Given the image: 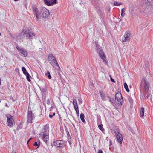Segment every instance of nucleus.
Returning <instances> with one entry per match:
<instances>
[{
    "instance_id": "42",
    "label": "nucleus",
    "mask_w": 153,
    "mask_h": 153,
    "mask_svg": "<svg viewBox=\"0 0 153 153\" xmlns=\"http://www.w3.org/2000/svg\"><path fill=\"white\" fill-rule=\"evenodd\" d=\"M98 153H103V151L102 150L99 149L98 150Z\"/></svg>"
},
{
    "instance_id": "36",
    "label": "nucleus",
    "mask_w": 153,
    "mask_h": 153,
    "mask_svg": "<svg viewBox=\"0 0 153 153\" xmlns=\"http://www.w3.org/2000/svg\"><path fill=\"white\" fill-rule=\"evenodd\" d=\"M39 88H40V90L42 91V92L44 93L46 91V89L45 88H42L41 87H39Z\"/></svg>"
},
{
    "instance_id": "43",
    "label": "nucleus",
    "mask_w": 153,
    "mask_h": 153,
    "mask_svg": "<svg viewBox=\"0 0 153 153\" xmlns=\"http://www.w3.org/2000/svg\"><path fill=\"white\" fill-rule=\"evenodd\" d=\"M47 103L48 104H49L50 103V101L49 99H48V100H47Z\"/></svg>"
},
{
    "instance_id": "47",
    "label": "nucleus",
    "mask_w": 153,
    "mask_h": 153,
    "mask_svg": "<svg viewBox=\"0 0 153 153\" xmlns=\"http://www.w3.org/2000/svg\"><path fill=\"white\" fill-rule=\"evenodd\" d=\"M5 106L7 107H9V106H8V105L7 104V103H6L5 104Z\"/></svg>"
},
{
    "instance_id": "5",
    "label": "nucleus",
    "mask_w": 153,
    "mask_h": 153,
    "mask_svg": "<svg viewBox=\"0 0 153 153\" xmlns=\"http://www.w3.org/2000/svg\"><path fill=\"white\" fill-rule=\"evenodd\" d=\"M52 146H55L60 148H63L65 146V144L64 143L60 140H57L53 141L51 144Z\"/></svg>"
},
{
    "instance_id": "30",
    "label": "nucleus",
    "mask_w": 153,
    "mask_h": 153,
    "mask_svg": "<svg viewBox=\"0 0 153 153\" xmlns=\"http://www.w3.org/2000/svg\"><path fill=\"white\" fill-rule=\"evenodd\" d=\"M122 4L121 2H118L117 1H114V5L115 6H119Z\"/></svg>"
},
{
    "instance_id": "14",
    "label": "nucleus",
    "mask_w": 153,
    "mask_h": 153,
    "mask_svg": "<svg viewBox=\"0 0 153 153\" xmlns=\"http://www.w3.org/2000/svg\"><path fill=\"white\" fill-rule=\"evenodd\" d=\"M129 102L130 105V107L129 108V110L130 111L131 113H132L133 112V100L131 97L129 96L128 98Z\"/></svg>"
},
{
    "instance_id": "22",
    "label": "nucleus",
    "mask_w": 153,
    "mask_h": 153,
    "mask_svg": "<svg viewBox=\"0 0 153 153\" xmlns=\"http://www.w3.org/2000/svg\"><path fill=\"white\" fill-rule=\"evenodd\" d=\"M141 112L140 113V117L142 118H143L144 115V109L143 108H141Z\"/></svg>"
},
{
    "instance_id": "26",
    "label": "nucleus",
    "mask_w": 153,
    "mask_h": 153,
    "mask_svg": "<svg viewBox=\"0 0 153 153\" xmlns=\"http://www.w3.org/2000/svg\"><path fill=\"white\" fill-rule=\"evenodd\" d=\"M25 75L26 76V78L27 79V80L29 82H30L31 80L30 79V77H31V76L28 73L26 74Z\"/></svg>"
},
{
    "instance_id": "20",
    "label": "nucleus",
    "mask_w": 153,
    "mask_h": 153,
    "mask_svg": "<svg viewBox=\"0 0 153 153\" xmlns=\"http://www.w3.org/2000/svg\"><path fill=\"white\" fill-rule=\"evenodd\" d=\"M114 132L115 134H121L119 132L118 128L117 127L114 128Z\"/></svg>"
},
{
    "instance_id": "29",
    "label": "nucleus",
    "mask_w": 153,
    "mask_h": 153,
    "mask_svg": "<svg viewBox=\"0 0 153 153\" xmlns=\"http://www.w3.org/2000/svg\"><path fill=\"white\" fill-rule=\"evenodd\" d=\"M22 70L24 75H25L27 73H28V72H27L26 69L24 67H22Z\"/></svg>"
},
{
    "instance_id": "28",
    "label": "nucleus",
    "mask_w": 153,
    "mask_h": 153,
    "mask_svg": "<svg viewBox=\"0 0 153 153\" xmlns=\"http://www.w3.org/2000/svg\"><path fill=\"white\" fill-rule=\"evenodd\" d=\"M125 8H123L121 10V16L122 17H123L125 14Z\"/></svg>"
},
{
    "instance_id": "50",
    "label": "nucleus",
    "mask_w": 153,
    "mask_h": 153,
    "mask_svg": "<svg viewBox=\"0 0 153 153\" xmlns=\"http://www.w3.org/2000/svg\"><path fill=\"white\" fill-rule=\"evenodd\" d=\"M110 145H111V141H110Z\"/></svg>"
},
{
    "instance_id": "48",
    "label": "nucleus",
    "mask_w": 153,
    "mask_h": 153,
    "mask_svg": "<svg viewBox=\"0 0 153 153\" xmlns=\"http://www.w3.org/2000/svg\"><path fill=\"white\" fill-rule=\"evenodd\" d=\"M31 139V138H30L28 141L27 143V144L28 143V142L30 140V139Z\"/></svg>"
},
{
    "instance_id": "54",
    "label": "nucleus",
    "mask_w": 153,
    "mask_h": 153,
    "mask_svg": "<svg viewBox=\"0 0 153 153\" xmlns=\"http://www.w3.org/2000/svg\"><path fill=\"white\" fill-rule=\"evenodd\" d=\"M122 21L121 19H120V21Z\"/></svg>"
},
{
    "instance_id": "23",
    "label": "nucleus",
    "mask_w": 153,
    "mask_h": 153,
    "mask_svg": "<svg viewBox=\"0 0 153 153\" xmlns=\"http://www.w3.org/2000/svg\"><path fill=\"white\" fill-rule=\"evenodd\" d=\"M80 117L81 120L83 122V123L85 122V120L84 119L85 116H84V115L83 113H82L80 114Z\"/></svg>"
},
{
    "instance_id": "56",
    "label": "nucleus",
    "mask_w": 153,
    "mask_h": 153,
    "mask_svg": "<svg viewBox=\"0 0 153 153\" xmlns=\"http://www.w3.org/2000/svg\"><path fill=\"white\" fill-rule=\"evenodd\" d=\"M13 153H16V152H13Z\"/></svg>"
},
{
    "instance_id": "18",
    "label": "nucleus",
    "mask_w": 153,
    "mask_h": 153,
    "mask_svg": "<svg viewBox=\"0 0 153 153\" xmlns=\"http://www.w3.org/2000/svg\"><path fill=\"white\" fill-rule=\"evenodd\" d=\"M42 139L43 141L47 143L49 140V136L48 134H43Z\"/></svg>"
},
{
    "instance_id": "39",
    "label": "nucleus",
    "mask_w": 153,
    "mask_h": 153,
    "mask_svg": "<svg viewBox=\"0 0 153 153\" xmlns=\"http://www.w3.org/2000/svg\"><path fill=\"white\" fill-rule=\"evenodd\" d=\"M74 109L76 112L77 115V116H79V112L78 108Z\"/></svg>"
},
{
    "instance_id": "19",
    "label": "nucleus",
    "mask_w": 153,
    "mask_h": 153,
    "mask_svg": "<svg viewBox=\"0 0 153 153\" xmlns=\"http://www.w3.org/2000/svg\"><path fill=\"white\" fill-rule=\"evenodd\" d=\"M73 104L74 109L78 108L77 102L76 99H74L73 100Z\"/></svg>"
},
{
    "instance_id": "46",
    "label": "nucleus",
    "mask_w": 153,
    "mask_h": 153,
    "mask_svg": "<svg viewBox=\"0 0 153 153\" xmlns=\"http://www.w3.org/2000/svg\"><path fill=\"white\" fill-rule=\"evenodd\" d=\"M101 16L102 19H103V14H102V13H101Z\"/></svg>"
},
{
    "instance_id": "34",
    "label": "nucleus",
    "mask_w": 153,
    "mask_h": 153,
    "mask_svg": "<svg viewBox=\"0 0 153 153\" xmlns=\"http://www.w3.org/2000/svg\"><path fill=\"white\" fill-rule=\"evenodd\" d=\"M67 138L68 139V141L70 144L71 142V137L70 136V134H68Z\"/></svg>"
},
{
    "instance_id": "53",
    "label": "nucleus",
    "mask_w": 153,
    "mask_h": 153,
    "mask_svg": "<svg viewBox=\"0 0 153 153\" xmlns=\"http://www.w3.org/2000/svg\"><path fill=\"white\" fill-rule=\"evenodd\" d=\"M15 1H17L18 0H14Z\"/></svg>"
},
{
    "instance_id": "44",
    "label": "nucleus",
    "mask_w": 153,
    "mask_h": 153,
    "mask_svg": "<svg viewBox=\"0 0 153 153\" xmlns=\"http://www.w3.org/2000/svg\"><path fill=\"white\" fill-rule=\"evenodd\" d=\"M111 81L112 82H115V81H114V80L112 78H111Z\"/></svg>"
},
{
    "instance_id": "37",
    "label": "nucleus",
    "mask_w": 153,
    "mask_h": 153,
    "mask_svg": "<svg viewBox=\"0 0 153 153\" xmlns=\"http://www.w3.org/2000/svg\"><path fill=\"white\" fill-rule=\"evenodd\" d=\"M22 126L21 125H18L17 126V127L16 129L18 131H19L20 129H22Z\"/></svg>"
},
{
    "instance_id": "40",
    "label": "nucleus",
    "mask_w": 153,
    "mask_h": 153,
    "mask_svg": "<svg viewBox=\"0 0 153 153\" xmlns=\"http://www.w3.org/2000/svg\"><path fill=\"white\" fill-rule=\"evenodd\" d=\"M78 101L79 102V103H82V100L81 98H79L78 99Z\"/></svg>"
},
{
    "instance_id": "31",
    "label": "nucleus",
    "mask_w": 153,
    "mask_h": 153,
    "mask_svg": "<svg viewBox=\"0 0 153 153\" xmlns=\"http://www.w3.org/2000/svg\"><path fill=\"white\" fill-rule=\"evenodd\" d=\"M98 127L99 129L103 132V131L104 130V129L103 128V125L100 124L98 126Z\"/></svg>"
},
{
    "instance_id": "9",
    "label": "nucleus",
    "mask_w": 153,
    "mask_h": 153,
    "mask_svg": "<svg viewBox=\"0 0 153 153\" xmlns=\"http://www.w3.org/2000/svg\"><path fill=\"white\" fill-rule=\"evenodd\" d=\"M35 118L34 114L31 111H28L27 113V122L32 123Z\"/></svg>"
},
{
    "instance_id": "55",
    "label": "nucleus",
    "mask_w": 153,
    "mask_h": 153,
    "mask_svg": "<svg viewBox=\"0 0 153 153\" xmlns=\"http://www.w3.org/2000/svg\"><path fill=\"white\" fill-rule=\"evenodd\" d=\"M35 133V132L34 131L33 133L34 134Z\"/></svg>"
},
{
    "instance_id": "52",
    "label": "nucleus",
    "mask_w": 153,
    "mask_h": 153,
    "mask_svg": "<svg viewBox=\"0 0 153 153\" xmlns=\"http://www.w3.org/2000/svg\"><path fill=\"white\" fill-rule=\"evenodd\" d=\"M122 24H123L124 23H123V22H122Z\"/></svg>"
},
{
    "instance_id": "21",
    "label": "nucleus",
    "mask_w": 153,
    "mask_h": 153,
    "mask_svg": "<svg viewBox=\"0 0 153 153\" xmlns=\"http://www.w3.org/2000/svg\"><path fill=\"white\" fill-rule=\"evenodd\" d=\"M48 60H56V58L52 54H49L48 56Z\"/></svg>"
},
{
    "instance_id": "25",
    "label": "nucleus",
    "mask_w": 153,
    "mask_h": 153,
    "mask_svg": "<svg viewBox=\"0 0 153 153\" xmlns=\"http://www.w3.org/2000/svg\"><path fill=\"white\" fill-rule=\"evenodd\" d=\"M97 43L96 42H95V44L96 45L95 49L96 50V51L97 52H98L100 50V49H102L100 47V46L97 44Z\"/></svg>"
},
{
    "instance_id": "24",
    "label": "nucleus",
    "mask_w": 153,
    "mask_h": 153,
    "mask_svg": "<svg viewBox=\"0 0 153 153\" xmlns=\"http://www.w3.org/2000/svg\"><path fill=\"white\" fill-rule=\"evenodd\" d=\"M100 94L101 98L103 100H106L105 96L103 94L102 92L100 91Z\"/></svg>"
},
{
    "instance_id": "51",
    "label": "nucleus",
    "mask_w": 153,
    "mask_h": 153,
    "mask_svg": "<svg viewBox=\"0 0 153 153\" xmlns=\"http://www.w3.org/2000/svg\"><path fill=\"white\" fill-rule=\"evenodd\" d=\"M58 74H59L60 76H61V74H60V72H59L58 73Z\"/></svg>"
},
{
    "instance_id": "33",
    "label": "nucleus",
    "mask_w": 153,
    "mask_h": 153,
    "mask_svg": "<svg viewBox=\"0 0 153 153\" xmlns=\"http://www.w3.org/2000/svg\"><path fill=\"white\" fill-rule=\"evenodd\" d=\"M129 10L130 12L131 13V14H133L134 13V8L132 6H131L129 7Z\"/></svg>"
},
{
    "instance_id": "8",
    "label": "nucleus",
    "mask_w": 153,
    "mask_h": 153,
    "mask_svg": "<svg viewBox=\"0 0 153 153\" xmlns=\"http://www.w3.org/2000/svg\"><path fill=\"white\" fill-rule=\"evenodd\" d=\"M24 36L27 39H31L33 38V36H35V34L33 32H27L25 31L23 33Z\"/></svg>"
},
{
    "instance_id": "41",
    "label": "nucleus",
    "mask_w": 153,
    "mask_h": 153,
    "mask_svg": "<svg viewBox=\"0 0 153 153\" xmlns=\"http://www.w3.org/2000/svg\"><path fill=\"white\" fill-rule=\"evenodd\" d=\"M145 97V94H142L140 95V98L141 99H143V97Z\"/></svg>"
},
{
    "instance_id": "17",
    "label": "nucleus",
    "mask_w": 153,
    "mask_h": 153,
    "mask_svg": "<svg viewBox=\"0 0 153 153\" xmlns=\"http://www.w3.org/2000/svg\"><path fill=\"white\" fill-rule=\"evenodd\" d=\"M42 131L43 134H49V128L47 125H45L44 128H43Z\"/></svg>"
},
{
    "instance_id": "16",
    "label": "nucleus",
    "mask_w": 153,
    "mask_h": 153,
    "mask_svg": "<svg viewBox=\"0 0 153 153\" xmlns=\"http://www.w3.org/2000/svg\"><path fill=\"white\" fill-rule=\"evenodd\" d=\"M33 10L35 12V15L36 16L35 19L36 21H37L39 20V10L35 6H33Z\"/></svg>"
},
{
    "instance_id": "32",
    "label": "nucleus",
    "mask_w": 153,
    "mask_h": 153,
    "mask_svg": "<svg viewBox=\"0 0 153 153\" xmlns=\"http://www.w3.org/2000/svg\"><path fill=\"white\" fill-rule=\"evenodd\" d=\"M45 75L46 76H48V77L49 79H51V77L50 75V73L49 71H47V73H46L45 74Z\"/></svg>"
},
{
    "instance_id": "1",
    "label": "nucleus",
    "mask_w": 153,
    "mask_h": 153,
    "mask_svg": "<svg viewBox=\"0 0 153 153\" xmlns=\"http://www.w3.org/2000/svg\"><path fill=\"white\" fill-rule=\"evenodd\" d=\"M140 11L142 13H146V9H149L151 8V10L153 11V0H144L142 1L141 5L139 7Z\"/></svg>"
},
{
    "instance_id": "35",
    "label": "nucleus",
    "mask_w": 153,
    "mask_h": 153,
    "mask_svg": "<svg viewBox=\"0 0 153 153\" xmlns=\"http://www.w3.org/2000/svg\"><path fill=\"white\" fill-rule=\"evenodd\" d=\"M108 98L109 99V101L111 103H114V100L113 98H111L109 96H108Z\"/></svg>"
},
{
    "instance_id": "3",
    "label": "nucleus",
    "mask_w": 153,
    "mask_h": 153,
    "mask_svg": "<svg viewBox=\"0 0 153 153\" xmlns=\"http://www.w3.org/2000/svg\"><path fill=\"white\" fill-rule=\"evenodd\" d=\"M115 100L117 102L119 105H122L123 99L120 92H118L116 94Z\"/></svg>"
},
{
    "instance_id": "49",
    "label": "nucleus",
    "mask_w": 153,
    "mask_h": 153,
    "mask_svg": "<svg viewBox=\"0 0 153 153\" xmlns=\"http://www.w3.org/2000/svg\"><path fill=\"white\" fill-rule=\"evenodd\" d=\"M55 113H54L53 114V115H52L53 116H54L55 115Z\"/></svg>"
},
{
    "instance_id": "38",
    "label": "nucleus",
    "mask_w": 153,
    "mask_h": 153,
    "mask_svg": "<svg viewBox=\"0 0 153 153\" xmlns=\"http://www.w3.org/2000/svg\"><path fill=\"white\" fill-rule=\"evenodd\" d=\"M33 145L34 146H36L37 147V148H38L40 145L39 143H38L37 142H35V143H34Z\"/></svg>"
},
{
    "instance_id": "27",
    "label": "nucleus",
    "mask_w": 153,
    "mask_h": 153,
    "mask_svg": "<svg viewBox=\"0 0 153 153\" xmlns=\"http://www.w3.org/2000/svg\"><path fill=\"white\" fill-rule=\"evenodd\" d=\"M124 86L126 90V91L127 92H129V90L128 87V85L126 83H125L124 84Z\"/></svg>"
},
{
    "instance_id": "2",
    "label": "nucleus",
    "mask_w": 153,
    "mask_h": 153,
    "mask_svg": "<svg viewBox=\"0 0 153 153\" xmlns=\"http://www.w3.org/2000/svg\"><path fill=\"white\" fill-rule=\"evenodd\" d=\"M149 85V82L147 80H146L144 78L142 79L140 88L143 89L144 92L145 93V98L148 99L151 97L150 95L148 93Z\"/></svg>"
},
{
    "instance_id": "45",
    "label": "nucleus",
    "mask_w": 153,
    "mask_h": 153,
    "mask_svg": "<svg viewBox=\"0 0 153 153\" xmlns=\"http://www.w3.org/2000/svg\"><path fill=\"white\" fill-rule=\"evenodd\" d=\"M53 117V116L52 115H51V114H50L49 115V117L51 118H52V117Z\"/></svg>"
},
{
    "instance_id": "11",
    "label": "nucleus",
    "mask_w": 153,
    "mask_h": 153,
    "mask_svg": "<svg viewBox=\"0 0 153 153\" xmlns=\"http://www.w3.org/2000/svg\"><path fill=\"white\" fill-rule=\"evenodd\" d=\"M16 48L21 56L24 57H26L27 56V53L26 50L21 49L18 46H16Z\"/></svg>"
},
{
    "instance_id": "4",
    "label": "nucleus",
    "mask_w": 153,
    "mask_h": 153,
    "mask_svg": "<svg viewBox=\"0 0 153 153\" xmlns=\"http://www.w3.org/2000/svg\"><path fill=\"white\" fill-rule=\"evenodd\" d=\"M41 15L42 17L46 18L49 15V12L48 10L45 8L42 7L41 8Z\"/></svg>"
},
{
    "instance_id": "12",
    "label": "nucleus",
    "mask_w": 153,
    "mask_h": 153,
    "mask_svg": "<svg viewBox=\"0 0 153 153\" xmlns=\"http://www.w3.org/2000/svg\"><path fill=\"white\" fill-rule=\"evenodd\" d=\"M45 3L48 6L53 5L57 3V0H44Z\"/></svg>"
},
{
    "instance_id": "10",
    "label": "nucleus",
    "mask_w": 153,
    "mask_h": 153,
    "mask_svg": "<svg viewBox=\"0 0 153 153\" xmlns=\"http://www.w3.org/2000/svg\"><path fill=\"white\" fill-rule=\"evenodd\" d=\"M131 33L129 32H126L125 34L122 37V41L125 42L127 41H130V39Z\"/></svg>"
},
{
    "instance_id": "6",
    "label": "nucleus",
    "mask_w": 153,
    "mask_h": 153,
    "mask_svg": "<svg viewBox=\"0 0 153 153\" xmlns=\"http://www.w3.org/2000/svg\"><path fill=\"white\" fill-rule=\"evenodd\" d=\"M7 117V121L8 123V126L10 127H12L14 125L15 122L13 119V117L10 114H8L6 115Z\"/></svg>"
},
{
    "instance_id": "13",
    "label": "nucleus",
    "mask_w": 153,
    "mask_h": 153,
    "mask_svg": "<svg viewBox=\"0 0 153 153\" xmlns=\"http://www.w3.org/2000/svg\"><path fill=\"white\" fill-rule=\"evenodd\" d=\"M48 62L53 67L57 68V67L60 68L59 66L57 63L56 59V60H48Z\"/></svg>"
},
{
    "instance_id": "7",
    "label": "nucleus",
    "mask_w": 153,
    "mask_h": 153,
    "mask_svg": "<svg viewBox=\"0 0 153 153\" xmlns=\"http://www.w3.org/2000/svg\"><path fill=\"white\" fill-rule=\"evenodd\" d=\"M98 52V53L99 56L100 58L103 60L104 62L107 64V61L105 59L106 57L102 49H100Z\"/></svg>"
},
{
    "instance_id": "15",
    "label": "nucleus",
    "mask_w": 153,
    "mask_h": 153,
    "mask_svg": "<svg viewBox=\"0 0 153 153\" xmlns=\"http://www.w3.org/2000/svg\"><path fill=\"white\" fill-rule=\"evenodd\" d=\"M116 140L121 145L122 143L123 137L122 134H116Z\"/></svg>"
}]
</instances>
